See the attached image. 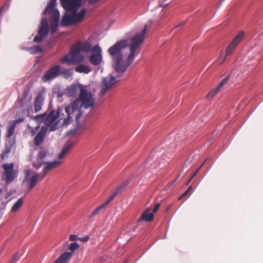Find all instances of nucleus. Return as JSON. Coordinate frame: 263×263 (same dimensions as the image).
I'll list each match as a JSON object with an SVG mask.
<instances>
[{"label": "nucleus", "mask_w": 263, "mask_h": 263, "mask_svg": "<svg viewBox=\"0 0 263 263\" xmlns=\"http://www.w3.org/2000/svg\"><path fill=\"white\" fill-rule=\"evenodd\" d=\"M146 30L145 26L140 32L132 37L129 42L126 40H122L108 49V52L114 61V67L117 73H123L132 64L141 50L140 46L144 40Z\"/></svg>", "instance_id": "1"}, {"label": "nucleus", "mask_w": 263, "mask_h": 263, "mask_svg": "<svg viewBox=\"0 0 263 263\" xmlns=\"http://www.w3.org/2000/svg\"><path fill=\"white\" fill-rule=\"evenodd\" d=\"M79 89L80 95L78 98L71 102L65 109L67 118L64 121V125H68L71 122L73 116L76 120L78 122L82 115L79 107L87 109L94 106L95 100L91 92H88L82 85L79 86Z\"/></svg>", "instance_id": "2"}, {"label": "nucleus", "mask_w": 263, "mask_h": 263, "mask_svg": "<svg viewBox=\"0 0 263 263\" xmlns=\"http://www.w3.org/2000/svg\"><path fill=\"white\" fill-rule=\"evenodd\" d=\"M63 7L71 14L65 13L62 17L61 24L63 26L76 25L83 21L86 10L82 9L77 13L78 8L81 6V0H60Z\"/></svg>", "instance_id": "3"}, {"label": "nucleus", "mask_w": 263, "mask_h": 263, "mask_svg": "<svg viewBox=\"0 0 263 263\" xmlns=\"http://www.w3.org/2000/svg\"><path fill=\"white\" fill-rule=\"evenodd\" d=\"M80 52L74 47L69 54L62 58L60 61L63 64H79L84 60V57L80 54Z\"/></svg>", "instance_id": "4"}, {"label": "nucleus", "mask_w": 263, "mask_h": 263, "mask_svg": "<svg viewBox=\"0 0 263 263\" xmlns=\"http://www.w3.org/2000/svg\"><path fill=\"white\" fill-rule=\"evenodd\" d=\"M59 117V114L54 110H52L48 115L46 113L45 120V127L49 128V131H54L58 128V119Z\"/></svg>", "instance_id": "5"}, {"label": "nucleus", "mask_w": 263, "mask_h": 263, "mask_svg": "<svg viewBox=\"0 0 263 263\" xmlns=\"http://www.w3.org/2000/svg\"><path fill=\"white\" fill-rule=\"evenodd\" d=\"M245 33L243 31L240 32L237 36L233 40L232 42L227 47L226 52V54L223 59L221 60L219 59V62L220 64H222L227 59V58L232 54L238 44L243 38Z\"/></svg>", "instance_id": "6"}, {"label": "nucleus", "mask_w": 263, "mask_h": 263, "mask_svg": "<svg viewBox=\"0 0 263 263\" xmlns=\"http://www.w3.org/2000/svg\"><path fill=\"white\" fill-rule=\"evenodd\" d=\"M90 63L93 66H98L102 62V49L98 44L95 45L91 50L89 57Z\"/></svg>", "instance_id": "7"}, {"label": "nucleus", "mask_w": 263, "mask_h": 263, "mask_svg": "<svg viewBox=\"0 0 263 263\" xmlns=\"http://www.w3.org/2000/svg\"><path fill=\"white\" fill-rule=\"evenodd\" d=\"M117 82V80L116 78L111 75H108L105 77H103L101 81L100 95L103 96L106 92L112 88Z\"/></svg>", "instance_id": "8"}, {"label": "nucleus", "mask_w": 263, "mask_h": 263, "mask_svg": "<svg viewBox=\"0 0 263 263\" xmlns=\"http://www.w3.org/2000/svg\"><path fill=\"white\" fill-rule=\"evenodd\" d=\"M60 76V66L55 65L47 70L42 77V81H51Z\"/></svg>", "instance_id": "9"}, {"label": "nucleus", "mask_w": 263, "mask_h": 263, "mask_svg": "<svg viewBox=\"0 0 263 263\" xmlns=\"http://www.w3.org/2000/svg\"><path fill=\"white\" fill-rule=\"evenodd\" d=\"M3 168L4 170V176L5 177L6 182L7 184L12 182L16 176L13 170V164H4L3 165Z\"/></svg>", "instance_id": "10"}, {"label": "nucleus", "mask_w": 263, "mask_h": 263, "mask_svg": "<svg viewBox=\"0 0 263 263\" xmlns=\"http://www.w3.org/2000/svg\"><path fill=\"white\" fill-rule=\"evenodd\" d=\"M56 1L57 0H50L46 9L43 12V14H45L52 12L51 21L59 22L60 13L58 10H54V7L56 5Z\"/></svg>", "instance_id": "11"}, {"label": "nucleus", "mask_w": 263, "mask_h": 263, "mask_svg": "<svg viewBox=\"0 0 263 263\" xmlns=\"http://www.w3.org/2000/svg\"><path fill=\"white\" fill-rule=\"evenodd\" d=\"M24 172L25 176L24 181H27V184H28L29 190L33 188L37 182L41 181L43 179L41 178V177L42 176V174H35L30 179H28L30 174V171L29 170H25Z\"/></svg>", "instance_id": "12"}, {"label": "nucleus", "mask_w": 263, "mask_h": 263, "mask_svg": "<svg viewBox=\"0 0 263 263\" xmlns=\"http://www.w3.org/2000/svg\"><path fill=\"white\" fill-rule=\"evenodd\" d=\"M122 186H118L114 193L111 194L108 200L104 204H101L96 208L91 213V217L96 216L101 210L104 209L118 194L121 192Z\"/></svg>", "instance_id": "13"}, {"label": "nucleus", "mask_w": 263, "mask_h": 263, "mask_svg": "<svg viewBox=\"0 0 263 263\" xmlns=\"http://www.w3.org/2000/svg\"><path fill=\"white\" fill-rule=\"evenodd\" d=\"M62 161L60 160L54 161L49 162H45V166L43 168V173L41 178L43 179L49 171L58 167L62 164Z\"/></svg>", "instance_id": "14"}, {"label": "nucleus", "mask_w": 263, "mask_h": 263, "mask_svg": "<svg viewBox=\"0 0 263 263\" xmlns=\"http://www.w3.org/2000/svg\"><path fill=\"white\" fill-rule=\"evenodd\" d=\"M44 101V97L42 92L36 96L34 101V109L35 112L40 111L42 109Z\"/></svg>", "instance_id": "15"}, {"label": "nucleus", "mask_w": 263, "mask_h": 263, "mask_svg": "<svg viewBox=\"0 0 263 263\" xmlns=\"http://www.w3.org/2000/svg\"><path fill=\"white\" fill-rule=\"evenodd\" d=\"M48 31L49 26L47 20L46 18H42L40 23V27L38 31V34L45 37L48 34Z\"/></svg>", "instance_id": "16"}, {"label": "nucleus", "mask_w": 263, "mask_h": 263, "mask_svg": "<svg viewBox=\"0 0 263 263\" xmlns=\"http://www.w3.org/2000/svg\"><path fill=\"white\" fill-rule=\"evenodd\" d=\"M47 130L48 128L47 127L43 126L41 128L39 133L34 138V144L35 145L39 146L42 144L45 138V135L47 132Z\"/></svg>", "instance_id": "17"}, {"label": "nucleus", "mask_w": 263, "mask_h": 263, "mask_svg": "<svg viewBox=\"0 0 263 263\" xmlns=\"http://www.w3.org/2000/svg\"><path fill=\"white\" fill-rule=\"evenodd\" d=\"M151 209L147 208L143 212L140 217L138 219V221H145L146 222H151L154 219V214L151 212Z\"/></svg>", "instance_id": "18"}, {"label": "nucleus", "mask_w": 263, "mask_h": 263, "mask_svg": "<svg viewBox=\"0 0 263 263\" xmlns=\"http://www.w3.org/2000/svg\"><path fill=\"white\" fill-rule=\"evenodd\" d=\"M75 47L78 49L80 52H88L89 51L91 52V50L92 48L91 47L90 43L88 42L81 43L76 45Z\"/></svg>", "instance_id": "19"}, {"label": "nucleus", "mask_w": 263, "mask_h": 263, "mask_svg": "<svg viewBox=\"0 0 263 263\" xmlns=\"http://www.w3.org/2000/svg\"><path fill=\"white\" fill-rule=\"evenodd\" d=\"M71 258V253L64 252L54 261V263H68Z\"/></svg>", "instance_id": "20"}, {"label": "nucleus", "mask_w": 263, "mask_h": 263, "mask_svg": "<svg viewBox=\"0 0 263 263\" xmlns=\"http://www.w3.org/2000/svg\"><path fill=\"white\" fill-rule=\"evenodd\" d=\"M73 74V71L72 69H65L62 70L60 66V76H62L64 78L67 79L71 77Z\"/></svg>", "instance_id": "21"}, {"label": "nucleus", "mask_w": 263, "mask_h": 263, "mask_svg": "<svg viewBox=\"0 0 263 263\" xmlns=\"http://www.w3.org/2000/svg\"><path fill=\"white\" fill-rule=\"evenodd\" d=\"M79 85L72 84L67 88V95L69 97H74L77 95L78 88H79Z\"/></svg>", "instance_id": "22"}, {"label": "nucleus", "mask_w": 263, "mask_h": 263, "mask_svg": "<svg viewBox=\"0 0 263 263\" xmlns=\"http://www.w3.org/2000/svg\"><path fill=\"white\" fill-rule=\"evenodd\" d=\"M75 70L79 73H88L91 71V69L86 65L81 64L77 66Z\"/></svg>", "instance_id": "23"}, {"label": "nucleus", "mask_w": 263, "mask_h": 263, "mask_svg": "<svg viewBox=\"0 0 263 263\" xmlns=\"http://www.w3.org/2000/svg\"><path fill=\"white\" fill-rule=\"evenodd\" d=\"M23 203V199L22 198L18 199L12 206L11 211L12 212H15L17 211L22 206Z\"/></svg>", "instance_id": "24"}, {"label": "nucleus", "mask_w": 263, "mask_h": 263, "mask_svg": "<svg viewBox=\"0 0 263 263\" xmlns=\"http://www.w3.org/2000/svg\"><path fill=\"white\" fill-rule=\"evenodd\" d=\"M27 50L33 54L41 52L43 50L42 48L40 46H34L27 48Z\"/></svg>", "instance_id": "25"}, {"label": "nucleus", "mask_w": 263, "mask_h": 263, "mask_svg": "<svg viewBox=\"0 0 263 263\" xmlns=\"http://www.w3.org/2000/svg\"><path fill=\"white\" fill-rule=\"evenodd\" d=\"M46 116V112H44V114L34 116L33 117V120L39 123L42 122L45 123Z\"/></svg>", "instance_id": "26"}, {"label": "nucleus", "mask_w": 263, "mask_h": 263, "mask_svg": "<svg viewBox=\"0 0 263 263\" xmlns=\"http://www.w3.org/2000/svg\"><path fill=\"white\" fill-rule=\"evenodd\" d=\"M9 126L7 130V137L10 138L11 137L14 132V129L15 127V125L14 123H12L11 122L9 123Z\"/></svg>", "instance_id": "27"}, {"label": "nucleus", "mask_w": 263, "mask_h": 263, "mask_svg": "<svg viewBox=\"0 0 263 263\" xmlns=\"http://www.w3.org/2000/svg\"><path fill=\"white\" fill-rule=\"evenodd\" d=\"M79 247V244L77 242L71 243L69 246V250L70 252H67L68 253H71V256L72 255L74 251L77 250Z\"/></svg>", "instance_id": "28"}, {"label": "nucleus", "mask_w": 263, "mask_h": 263, "mask_svg": "<svg viewBox=\"0 0 263 263\" xmlns=\"http://www.w3.org/2000/svg\"><path fill=\"white\" fill-rule=\"evenodd\" d=\"M230 79V77L229 76H227L222 81L219 83L218 86L217 87V91H219V90L221 88V87L227 83V82L228 81V80Z\"/></svg>", "instance_id": "29"}, {"label": "nucleus", "mask_w": 263, "mask_h": 263, "mask_svg": "<svg viewBox=\"0 0 263 263\" xmlns=\"http://www.w3.org/2000/svg\"><path fill=\"white\" fill-rule=\"evenodd\" d=\"M47 154V151L45 150L41 151L37 156V160H43V159L46 157Z\"/></svg>", "instance_id": "30"}, {"label": "nucleus", "mask_w": 263, "mask_h": 263, "mask_svg": "<svg viewBox=\"0 0 263 263\" xmlns=\"http://www.w3.org/2000/svg\"><path fill=\"white\" fill-rule=\"evenodd\" d=\"M218 91H217V87L211 90L206 95V98L208 99H212Z\"/></svg>", "instance_id": "31"}, {"label": "nucleus", "mask_w": 263, "mask_h": 263, "mask_svg": "<svg viewBox=\"0 0 263 263\" xmlns=\"http://www.w3.org/2000/svg\"><path fill=\"white\" fill-rule=\"evenodd\" d=\"M58 23L59 22L51 21L50 31L52 33H54L57 31Z\"/></svg>", "instance_id": "32"}, {"label": "nucleus", "mask_w": 263, "mask_h": 263, "mask_svg": "<svg viewBox=\"0 0 263 263\" xmlns=\"http://www.w3.org/2000/svg\"><path fill=\"white\" fill-rule=\"evenodd\" d=\"M72 146H73V143L70 141H68L65 144V145L63 148V150L67 153V152L72 147Z\"/></svg>", "instance_id": "33"}, {"label": "nucleus", "mask_w": 263, "mask_h": 263, "mask_svg": "<svg viewBox=\"0 0 263 263\" xmlns=\"http://www.w3.org/2000/svg\"><path fill=\"white\" fill-rule=\"evenodd\" d=\"M45 162H44L43 160H37L36 159V161L33 163V166L36 168V169H38L41 167L43 164H44Z\"/></svg>", "instance_id": "34"}, {"label": "nucleus", "mask_w": 263, "mask_h": 263, "mask_svg": "<svg viewBox=\"0 0 263 263\" xmlns=\"http://www.w3.org/2000/svg\"><path fill=\"white\" fill-rule=\"evenodd\" d=\"M11 151V147H6L4 150V151L3 152L2 157L3 159H4V158L7 156V154L10 153Z\"/></svg>", "instance_id": "35"}, {"label": "nucleus", "mask_w": 263, "mask_h": 263, "mask_svg": "<svg viewBox=\"0 0 263 263\" xmlns=\"http://www.w3.org/2000/svg\"><path fill=\"white\" fill-rule=\"evenodd\" d=\"M45 37V36H41L40 35H36L33 40V41L36 43H40L43 41V39Z\"/></svg>", "instance_id": "36"}, {"label": "nucleus", "mask_w": 263, "mask_h": 263, "mask_svg": "<svg viewBox=\"0 0 263 263\" xmlns=\"http://www.w3.org/2000/svg\"><path fill=\"white\" fill-rule=\"evenodd\" d=\"M18 104L21 107H24L25 105V98H24L18 100Z\"/></svg>", "instance_id": "37"}, {"label": "nucleus", "mask_w": 263, "mask_h": 263, "mask_svg": "<svg viewBox=\"0 0 263 263\" xmlns=\"http://www.w3.org/2000/svg\"><path fill=\"white\" fill-rule=\"evenodd\" d=\"M160 206V204L159 203H157L154 208H153V213H155L156 212H157L158 211V210H159V208Z\"/></svg>", "instance_id": "38"}, {"label": "nucleus", "mask_w": 263, "mask_h": 263, "mask_svg": "<svg viewBox=\"0 0 263 263\" xmlns=\"http://www.w3.org/2000/svg\"><path fill=\"white\" fill-rule=\"evenodd\" d=\"M24 118H20L18 119L12 121L11 122L12 123H14V125L16 126V124L17 123L22 122L24 121Z\"/></svg>", "instance_id": "39"}, {"label": "nucleus", "mask_w": 263, "mask_h": 263, "mask_svg": "<svg viewBox=\"0 0 263 263\" xmlns=\"http://www.w3.org/2000/svg\"><path fill=\"white\" fill-rule=\"evenodd\" d=\"M18 260L19 257L18 256L17 254H15L11 259L12 262H13L14 263L17 262Z\"/></svg>", "instance_id": "40"}, {"label": "nucleus", "mask_w": 263, "mask_h": 263, "mask_svg": "<svg viewBox=\"0 0 263 263\" xmlns=\"http://www.w3.org/2000/svg\"><path fill=\"white\" fill-rule=\"evenodd\" d=\"M204 165V163H203L199 167V168L196 171V172L192 175V178H194L195 176L197 175L199 171L201 169V168Z\"/></svg>", "instance_id": "41"}, {"label": "nucleus", "mask_w": 263, "mask_h": 263, "mask_svg": "<svg viewBox=\"0 0 263 263\" xmlns=\"http://www.w3.org/2000/svg\"><path fill=\"white\" fill-rule=\"evenodd\" d=\"M69 239L70 241H74L77 240V236L75 235H70L69 236Z\"/></svg>", "instance_id": "42"}, {"label": "nucleus", "mask_w": 263, "mask_h": 263, "mask_svg": "<svg viewBox=\"0 0 263 263\" xmlns=\"http://www.w3.org/2000/svg\"><path fill=\"white\" fill-rule=\"evenodd\" d=\"M190 193H189L188 192H186V191L179 198V200H181V199H182L183 198H184V197L186 196L187 195H188Z\"/></svg>", "instance_id": "43"}, {"label": "nucleus", "mask_w": 263, "mask_h": 263, "mask_svg": "<svg viewBox=\"0 0 263 263\" xmlns=\"http://www.w3.org/2000/svg\"><path fill=\"white\" fill-rule=\"evenodd\" d=\"M65 156V154H63L62 152H61L59 155H58V158L59 159H62V158H63L64 156Z\"/></svg>", "instance_id": "44"}, {"label": "nucleus", "mask_w": 263, "mask_h": 263, "mask_svg": "<svg viewBox=\"0 0 263 263\" xmlns=\"http://www.w3.org/2000/svg\"><path fill=\"white\" fill-rule=\"evenodd\" d=\"M100 0H88V1L90 3H97L98 1H99Z\"/></svg>", "instance_id": "45"}, {"label": "nucleus", "mask_w": 263, "mask_h": 263, "mask_svg": "<svg viewBox=\"0 0 263 263\" xmlns=\"http://www.w3.org/2000/svg\"><path fill=\"white\" fill-rule=\"evenodd\" d=\"M191 190H192V186H190V187H189V188L187 189L186 190V192H188L189 193H190L191 192Z\"/></svg>", "instance_id": "46"}, {"label": "nucleus", "mask_w": 263, "mask_h": 263, "mask_svg": "<svg viewBox=\"0 0 263 263\" xmlns=\"http://www.w3.org/2000/svg\"><path fill=\"white\" fill-rule=\"evenodd\" d=\"M194 178H192V176L191 177V178L188 180V181L186 182V185H187L190 183V182L191 181V180L193 179Z\"/></svg>", "instance_id": "47"}, {"label": "nucleus", "mask_w": 263, "mask_h": 263, "mask_svg": "<svg viewBox=\"0 0 263 263\" xmlns=\"http://www.w3.org/2000/svg\"><path fill=\"white\" fill-rule=\"evenodd\" d=\"M61 152H62L63 154H65V155H66V154H67V153H66V152H65L64 151H63V149H62V151H61Z\"/></svg>", "instance_id": "48"}, {"label": "nucleus", "mask_w": 263, "mask_h": 263, "mask_svg": "<svg viewBox=\"0 0 263 263\" xmlns=\"http://www.w3.org/2000/svg\"><path fill=\"white\" fill-rule=\"evenodd\" d=\"M166 6V5H160V7H165Z\"/></svg>", "instance_id": "49"}, {"label": "nucleus", "mask_w": 263, "mask_h": 263, "mask_svg": "<svg viewBox=\"0 0 263 263\" xmlns=\"http://www.w3.org/2000/svg\"><path fill=\"white\" fill-rule=\"evenodd\" d=\"M9 263H14L13 262H12V260L10 261Z\"/></svg>", "instance_id": "50"}, {"label": "nucleus", "mask_w": 263, "mask_h": 263, "mask_svg": "<svg viewBox=\"0 0 263 263\" xmlns=\"http://www.w3.org/2000/svg\"><path fill=\"white\" fill-rule=\"evenodd\" d=\"M2 192V190L0 189V194Z\"/></svg>", "instance_id": "51"}]
</instances>
